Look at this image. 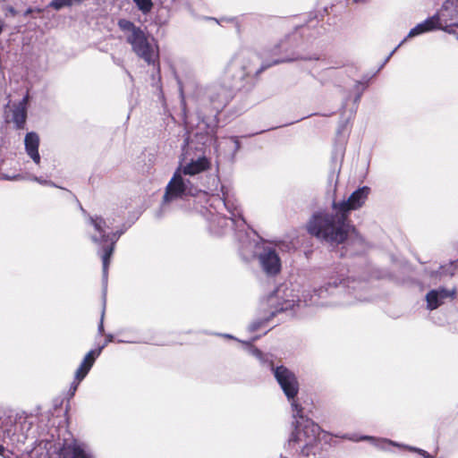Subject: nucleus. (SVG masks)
<instances>
[{
  "label": "nucleus",
  "instance_id": "f257e3e1",
  "mask_svg": "<svg viewBox=\"0 0 458 458\" xmlns=\"http://www.w3.org/2000/svg\"><path fill=\"white\" fill-rule=\"evenodd\" d=\"M370 193V188L362 186L354 191L346 200L334 202L333 211L315 212L307 224V230L311 235L331 244H340L348 238L362 239L348 220L352 210L360 208Z\"/></svg>",
  "mask_w": 458,
  "mask_h": 458
},
{
  "label": "nucleus",
  "instance_id": "f03ea898",
  "mask_svg": "<svg viewBox=\"0 0 458 458\" xmlns=\"http://www.w3.org/2000/svg\"><path fill=\"white\" fill-rule=\"evenodd\" d=\"M299 36L297 33L287 36L281 40L273 49L275 54H284V56L275 59L270 64H262L260 67L256 68L254 63L259 62L256 55L242 52L234 55L225 68L221 76L226 81H232L234 86L237 81H242L250 74L258 75L267 68L284 62H292L302 58L293 51L297 47Z\"/></svg>",
  "mask_w": 458,
  "mask_h": 458
},
{
  "label": "nucleus",
  "instance_id": "7ed1b4c3",
  "mask_svg": "<svg viewBox=\"0 0 458 458\" xmlns=\"http://www.w3.org/2000/svg\"><path fill=\"white\" fill-rule=\"evenodd\" d=\"M220 201L231 214V216L216 215L210 221L209 229L213 233L219 235L225 233V228L235 226L237 228L236 237L240 243V253L245 260H249L256 255L258 242L255 239H251V233L245 231L246 223L238 206L231 202L226 197L221 199Z\"/></svg>",
  "mask_w": 458,
  "mask_h": 458
},
{
  "label": "nucleus",
  "instance_id": "20e7f679",
  "mask_svg": "<svg viewBox=\"0 0 458 458\" xmlns=\"http://www.w3.org/2000/svg\"><path fill=\"white\" fill-rule=\"evenodd\" d=\"M292 411L294 429L286 446L291 452L309 456L318 442L320 428L303 414L302 408L297 402L292 403Z\"/></svg>",
  "mask_w": 458,
  "mask_h": 458
},
{
  "label": "nucleus",
  "instance_id": "39448f33",
  "mask_svg": "<svg viewBox=\"0 0 458 458\" xmlns=\"http://www.w3.org/2000/svg\"><path fill=\"white\" fill-rule=\"evenodd\" d=\"M118 26L123 32L126 42L131 45L132 52L148 65L159 68V47L156 40L131 21L121 19Z\"/></svg>",
  "mask_w": 458,
  "mask_h": 458
},
{
  "label": "nucleus",
  "instance_id": "423d86ee",
  "mask_svg": "<svg viewBox=\"0 0 458 458\" xmlns=\"http://www.w3.org/2000/svg\"><path fill=\"white\" fill-rule=\"evenodd\" d=\"M233 88L232 81H226L220 77L205 89V97L210 103L211 112L206 115V113L200 110L199 118L201 120V123L205 124L206 133L215 131L216 116L233 98Z\"/></svg>",
  "mask_w": 458,
  "mask_h": 458
},
{
  "label": "nucleus",
  "instance_id": "0eeeda50",
  "mask_svg": "<svg viewBox=\"0 0 458 458\" xmlns=\"http://www.w3.org/2000/svg\"><path fill=\"white\" fill-rule=\"evenodd\" d=\"M299 302L300 300L293 294L292 289L283 286L278 287L267 297L266 305L268 306V310H266V314L263 318L253 321L250 325V331L254 332L258 330L276 313L292 310Z\"/></svg>",
  "mask_w": 458,
  "mask_h": 458
},
{
  "label": "nucleus",
  "instance_id": "6e6552de",
  "mask_svg": "<svg viewBox=\"0 0 458 458\" xmlns=\"http://www.w3.org/2000/svg\"><path fill=\"white\" fill-rule=\"evenodd\" d=\"M198 192V188L194 186L190 179L185 178V175L176 170L166 185L162 208L165 209L172 201L182 199L186 196H195Z\"/></svg>",
  "mask_w": 458,
  "mask_h": 458
},
{
  "label": "nucleus",
  "instance_id": "1a4fd4ad",
  "mask_svg": "<svg viewBox=\"0 0 458 458\" xmlns=\"http://www.w3.org/2000/svg\"><path fill=\"white\" fill-rule=\"evenodd\" d=\"M182 151V157L177 171L183 175L193 176L210 167V161L205 156L202 148L193 153L191 145L187 143Z\"/></svg>",
  "mask_w": 458,
  "mask_h": 458
},
{
  "label": "nucleus",
  "instance_id": "9d476101",
  "mask_svg": "<svg viewBox=\"0 0 458 458\" xmlns=\"http://www.w3.org/2000/svg\"><path fill=\"white\" fill-rule=\"evenodd\" d=\"M32 427V422L25 416H17L14 422L10 420V424L6 423L3 429V438L18 445L24 444L29 437V432Z\"/></svg>",
  "mask_w": 458,
  "mask_h": 458
},
{
  "label": "nucleus",
  "instance_id": "9b49d317",
  "mask_svg": "<svg viewBox=\"0 0 458 458\" xmlns=\"http://www.w3.org/2000/svg\"><path fill=\"white\" fill-rule=\"evenodd\" d=\"M271 369L287 399L291 403L293 401L296 402L295 396L299 392V382L294 373L284 366L274 367L271 364Z\"/></svg>",
  "mask_w": 458,
  "mask_h": 458
},
{
  "label": "nucleus",
  "instance_id": "f8f14e48",
  "mask_svg": "<svg viewBox=\"0 0 458 458\" xmlns=\"http://www.w3.org/2000/svg\"><path fill=\"white\" fill-rule=\"evenodd\" d=\"M349 278H342L339 279V283L336 279L333 281H329L326 284L315 288L313 290V294L310 296V304L314 305H327V304H335V302H325L323 300L327 299L330 295L334 294L336 292H339L340 288L344 287L345 285L349 287Z\"/></svg>",
  "mask_w": 458,
  "mask_h": 458
},
{
  "label": "nucleus",
  "instance_id": "ddd939ff",
  "mask_svg": "<svg viewBox=\"0 0 458 458\" xmlns=\"http://www.w3.org/2000/svg\"><path fill=\"white\" fill-rule=\"evenodd\" d=\"M258 259L262 271L267 276H274L281 271V259L274 248L263 247Z\"/></svg>",
  "mask_w": 458,
  "mask_h": 458
},
{
  "label": "nucleus",
  "instance_id": "4468645a",
  "mask_svg": "<svg viewBox=\"0 0 458 458\" xmlns=\"http://www.w3.org/2000/svg\"><path fill=\"white\" fill-rule=\"evenodd\" d=\"M60 458H93L89 447L76 439L64 441L59 449Z\"/></svg>",
  "mask_w": 458,
  "mask_h": 458
},
{
  "label": "nucleus",
  "instance_id": "2eb2a0df",
  "mask_svg": "<svg viewBox=\"0 0 458 458\" xmlns=\"http://www.w3.org/2000/svg\"><path fill=\"white\" fill-rule=\"evenodd\" d=\"M81 208L82 212L87 216L89 225L93 226L95 230V233L90 235V239L100 248L99 250L101 251L103 245L105 244V241L107 239V237H109V233L106 232L107 226L106 220L98 216H89L82 208Z\"/></svg>",
  "mask_w": 458,
  "mask_h": 458
},
{
  "label": "nucleus",
  "instance_id": "dca6fc26",
  "mask_svg": "<svg viewBox=\"0 0 458 458\" xmlns=\"http://www.w3.org/2000/svg\"><path fill=\"white\" fill-rule=\"evenodd\" d=\"M344 437L347 438L349 440H352V441H355V442H358V441H360V440H369L375 446L379 447L381 449H386L387 445L403 446V447L407 448V449H409L411 451L419 453L424 458H433L432 455H430L428 452H426V451H424L422 449L412 447V446L401 445L398 443L393 442V441L386 439V438H376V437H369V436L358 437L357 435H345V436H344Z\"/></svg>",
  "mask_w": 458,
  "mask_h": 458
},
{
  "label": "nucleus",
  "instance_id": "f3484780",
  "mask_svg": "<svg viewBox=\"0 0 458 458\" xmlns=\"http://www.w3.org/2000/svg\"><path fill=\"white\" fill-rule=\"evenodd\" d=\"M123 232H115V233H109V237L105 241V244L103 245V248L100 250H98V254L101 256L102 263H103V280L104 282H106L107 280V273H108V266L110 262L111 256L114 250V245L120 236L122 235Z\"/></svg>",
  "mask_w": 458,
  "mask_h": 458
},
{
  "label": "nucleus",
  "instance_id": "a211bd4d",
  "mask_svg": "<svg viewBox=\"0 0 458 458\" xmlns=\"http://www.w3.org/2000/svg\"><path fill=\"white\" fill-rule=\"evenodd\" d=\"M440 28H442V18L440 13H437L412 28L404 39L406 40L408 38H413Z\"/></svg>",
  "mask_w": 458,
  "mask_h": 458
},
{
  "label": "nucleus",
  "instance_id": "6ab92c4d",
  "mask_svg": "<svg viewBox=\"0 0 458 458\" xmlns=\"http://www.w3.org/2000/svg\"><path fill=\"white\" fill-rule=\"evenodd\" d=\"M104 349V346H100L98 349L89 351L86 356L84 357L83 360L81 361V365L75 371V380H78V382H81L84 379V377L88 375L89 371L92 368L96 359L100 355L102 350Z\"/></svg>",
  "mask_w": 458,
  "mask_h": 458
},
{
  "label": "nucleus",
  "instance_id": "aec40b11",
  "mask_svg": "<svg viewBox=\"0 0 458 458\" xmlns=\"http://www.w3.org/2000/svg\"><path fill=\"white\" fill-rule=\"evenodd\" d=\"M24 146L27 155L33 160L36 165H39V136L34 131L28 132L24 138Z\"/></svg>",
  "mask_w": 458,
  "mask_h": 458
},
{
  "label": "nucleus",
  "instance_id": "412c9836",
  "mask_svg": "<svg viewBox=\"0 0 458 458\" xmlns=\"http://www.w3.org/2000/svg\"><path fill=\"white\" fill-rule=\"evenodd\" d=\"M447 297V292L445 290H432L426 295L427 306L429 310H435L440 306L443 300Z\"/></svg>",
  "mask_w": 458,
  "mask_h": 458
},
{
  "label": "nucleus",
  "instance_id": "4be33fe9",
  "mask_svg": "<svg viewBox=\"0 0 458 458\" xmlns=\"http://www.w3.org/2000/svg\"><path fill=\"white\" fill-rule=\"evenodd\" d=\"M440 17H446L449 20L458 19V0H445L440 12Z\"/></svg>",
  "mask_w": 458,
  "mask_h": 458
},
{
  "label": "nucleus",
  "instance_id": "5701e85b",
  "mask_svg": "<svg viewBox=\"0 0 458 458\" xmlns=\"http://www.w3.org/2000/svg\"><path fill=\"white\" fill-rule=\"evenodd\" d=\"M26 110L23 106H18L13 110V121L16 125L17 129L23 128L26 122Z\"/></svg>",
  "mask_w": 458,
  "mask_h": 458
},
{
  "label": "nucleus",
  "instance_id": "b1692460",
  "mask_svg": "<svg viewBox=\"0 0 458 458\" xmlns=\"http://www.w3.org/2000/svg\"><path fill=\"white\" fill-rule=\"evenodd\" d=\"M81 2V0H52L49 6L55 10H60L64 7H69Z\"/></svg>",
  "mask_w": 458,
  "mask_h": 458
},
{
  "label": "nucleus",
  "instance_id": "393cba45",
  "mask_svg": "<svg viewBox=\"0 0 458 458\" xmlns=\"http://www.w3.org/2000/svg\"><path fill=\"white\" fill-rule=\"evenodd\" d=\"M138 9L144 14L149 13L153 7L151 0H133Z\"/></svg>",
  "mask_w": 458,
  "mask_h": 458
},
{
  "label": "nucleus",
  "instance_id": "a878e982",
  "mask_svg": "<svg viewBox=\"0 0 458 458\" xmlns=\"http://www.w3.org/2000/svg\"><path fill=\"white\" fill-rule=\"evenodd\" d=\"M248 349H249V352L256 357L257 359H259L261 362H263L264 360V355L263 353L261 352L260 350L251 346V345H248Z\"/></svg>",
  "mask_w": 458,
  "mask_h": 458
},
{
  "label": "nucleus",
  "instance_id": "bb28decb",
  "mask_svg": "<svg viewBox=\"0 0 458 458\" xmlns=\"http://www.w3.org/2000/svg\"><path fill=\"white\" fill-rule=\"evenodd\" d=\"M356 89H357V90H359V93H358V95L355 97V98H354V102H355V103H358V102L360 101V97H361V94H362L363 90L366 89V86H365V85H363V84H362V83H360V82H357V83H356Z\"/></svg>",
  "mask_w": 458,
  "mask_h": 458
},
{
  "label": "nucleus",
  "instance_id": "cd10ccee",
  "mask_svg": "<svg viewBox=\"0 0 458 458\" xmlns=\"http://www.w3.org/2000/svg\"><path fill=\"white\" fill-rule=\"evenodd\" d=\"M445 17H442V28H440L439 30H443L444 31L447 32V33H454V29L451 25H447L446 24V21H447V19H444Z\"/></svg>",
  "mask_w": 458,
  "mask_h": 458
},
{
  "label": "nucleus",
  "instance_id": "c85d7f7f",
  "mask_svg": "<svg viewBox=\"0 0 458 458\" xmlns=\"http://www.w3.org/2000/svg\"><path fill=\"white\" fill-rule=\"evenodd\" d=\"M405 41V39H403L387 56L386 58H385V61L384 63L382 64L381 67H383L388 61L389 59L391 58V56L394 54V52L398 49V47H400L403 42Z\"/></svg>",
  "mask_w": 458,
  "mask_h": 458
},
{
  "label": "nucleus",
  "instance_id": "c756f323",
  "mask_svg": "<svg viewBox=\"0 0 458 458\" xmlns=\"http://www.w3.org/2000/svg\"><path fill=\"white\" fill-rule=\"evenodd\" d=\"M21 178V175L20 174H16V175H8V174H2L1 175V179H4V180H8V181H14V180H18Z\"/></svg>",
  "mask_w": 458,
  "mask_h": 458
},
{
  "label": "nucleus",
  "instance_id": "7c9ffc66",
  "mask_svg": "<svg viewBox=\"0 0 458 458\" xmlns=\"http://www.w3.org/2000/svg\"><path fill=\"white\" fill-rule=\"evenodd\" d=\"M81 382H78V380H75L72 383L70 387V394L71 395H73L77 390V387Z\"/></svg>",
  "mask_w": 458,
  "mask_h": 458
},
{
  "label": "nucleus",
  "instance_id": "2f4dec72",
  "mask_svg": "<svg viewBox=\"0 0 458 458\" xmlns=\"http://www.w3.org/2000/svg\"><path fill=\"white\" fill-rule=\"evenodd\" d=\"M234 143V151H238L240 148V141L237 137L233 136L230 138Z\"/></svg>",
  "mask_w": 458,
  "mask_h": 458
},
{
  "label": "nucleus",
  "instance_id": "473e14b6",
  "mask_svg": "<svg viewBox=\"0 0 458 458\" xmlns=\"http://www.w3.org/2000/svg\"><path fill=\"white\" fill-rule=\"evenodd\" d=\"M104 310L102 312V317H101V320H100V323L98 325V333L99 334H103L104 332V325H103V318H104Z\"/></svg>",
  "mask_w": 458,
  "mask_h": 458
},
{
  "label": "nucleus",
  "instance_id": "72a5a7b5",
  "mask_svg": "<svg viewBox=\"0 0 458 458\" xmlns=\"http://www.w3.org/2000/svg\"><path fill=\"white\" fill-rule=\"evenodd\" d=\"M113 339H114L113 335H110V334L107 335L106 337L105 343L101 346H104V348H105L108 343H111L113 341Z\"/></svg>",
  "mask_w": 458,
  "mask_h": 458
},
{
  "label": "nucleus",
  "instance_id": "f704fd0d",
  "mask_svg": "<svg viewBox=\"0 0 458 458\" xmlns=\"http://www.w3.org/2000/svg\"><path fill=\"white\" fill-rule=\"evenodd\" d=\"M6 149H7V147L4 146V141L1 140H0V157H2L4 155V150H6Z\"/></svg>",
  "mask_w": 458,
  "mask_h": 458
},
{
  "label": "nucleus",
  "instance_id": "c9c22d12",
  "mask_svg": "<svg viewBox=\"0 0 458 458\" xmlns=\"http://www.w3.org/2000/svg\"><path fill=\"white\" fill-rule=\"evenodd\" d=\"M33 180L38 182L40 184H48L49 183L47 181L42 180L41 178H38V177H34Z\"/></svg>",
  "mask_w": 458,
  "mask_h": 458
},
{
  "label": "nucleus",
  "instance_id": "e433bc0d",
  "mask_svg": "<svg viewBox=\"0 0 458 458\" xmlns=\"http://www.w3.org/2000/svg\"><path fill=\"white\" fill-rule=\"evenodd\" d=\"M176 81H177V83H178V85H179V89H180L181 93H182V91H183V89H182V81H181V80L179 79V77H178V76H176Z\"/></svg>",
  "mask_w": 458,
  "mask_h": 458
},
{
  "label": "nucleus",
  "instance_id": "4c0bfd02",
  "mask_svg": "<svg viewBox=\"0 0 458 458\" xmlns=\"http://www.w3.org/2000/svg\"><path fill=\"white\" fill-rule=\"evenodd\" d=\"M8 11H9V13H10L12 15H13V16H14V15H16V11H15V9H14L13 7H9V8H8Z\"/></svg>",
  "mask_w": 458,
  "mask_h": 458
},
{
  "label": "nucleus",
  "instance_id": "58836bf2",
  "mask_svg": "<svg viewBox=\"0 0 458 458\" xmlns=\"http://www.w3.org/2000/svg\"><path fill=\"white\" fill-rule=\"evenodd\" d=\"M4 27V22L0 19V35L2 34Z\"/></svg>",
  "mask_w": 458,
  "mask_h": 458
},
{
  "label": "nucleus",
  "instance_id": "ea45409f",
  "mask_svg": "<svg viewBox=\"0 0 458 458\" xmlns=\"http://www.w3.org/2000/svg\"><path fill=\"white\" fill-rule=\"evenodd\" d=\"M4 157H2V158L0 159V169L3 167V165H4Z\"/></svg>",
  "mask_w": 458,
  "mask_h": 458
},
{
  "label": "nucleus",
  "instance_id": "a19ab883",
  "mask_svg": "<svg viewBox=\"0 0 458 458\" xmlns=\"http://www.w3.org/2000/svg\"><path fill=\"white\" fill-rule=\"evenodd\" d=\"M224 335L225 337H226V338H229V339H234V337H233V335H227V334H226V335Z\"/></svg>",
  "mask_w": 458,
  "mask_h": 458
},
{
  "label": "nucleus",
  "instance_id": "79ce46f5",
  "mask_svg": "<svg viewBox=\"0 0 458 458\" xmlns=\"http://www.w3.org/2000/svg\"><path fill=\"white\" fill-rule=\"evenodd\" d=\"M366 0H353L355 3H364Z\"/></svg>",
  "mask_w": 458,
  "mask_h": 458
},
{
  "label": "nucleus",
  "instance_id": "37998d69",
  "mask_svg": "<svg viewBox=\"0 0 458 458\" xmlns=\"http://www.w3.org/2000/svg\"><path fill=\"white\" fill-rule=\"evenodd\" d=\"M4 451V448L3 445H0V454Z\"/></svg>",
  "mask_w": 458,
  "mask_h": 458
},
{
  "label": "nucleus",
  "instance_id": "c03bdc74",
  "mask_svg": "<svg viewBox=\"0 0 458 458\" xmlns=\"http://www.w3.org/2000/svg\"><path fill=\"white\" fill-rule=\"evenodd\" d=\"M31 11L30 9H29L27 12H26V14L30 13Z\"/></svg>",
  "mask_w": 458,
  "mask_h": 458
}]
</instances>
